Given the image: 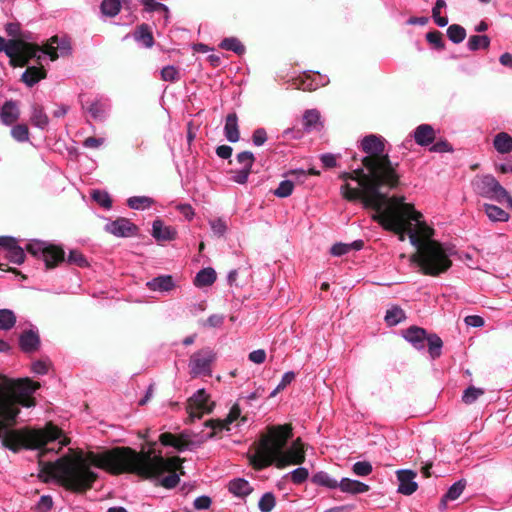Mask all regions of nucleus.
I'll use <instances>...</instances> for the list:
<instances>
[{
  "label": "nucleus",
  "instance_id": "e2e57ef3",
  "mask_svg": "<svg viewBox=\"0 0 512 512\" xmlns=\"http://www.w3.org/2000/svg\"><path fill=\"white\" fill-rule=\"evenodd\" d=\"M290 475L294 484H302L308 479L309 472L306 468L300 467L292 471Z\"/></svg>",
  "mask_w": 512,
  "mask_h": 512
},
{
  "label": "nucleus",
  "instance_id": "79ce46f5",
  "mask_svg": "<svg viewBox=\"0 0 512 512\" xmlns=\"http://www.w3.org/2000/svg\"><path fill=\"white\" fill-rule=\"evenodd\" d=\"M448 38L455 44L461 43L466 37V30L459 24H452L447 29Z\"/></svg>",
  "mask_w": 512,
  "mask_h": 512
},
{
  "label": "nucleus",
  "instance_id": "a18cd8bd",
  "mask_svg": "<svg viewBox=\"0 0 512 512\" xmlns=\"http://www.w3.org/2000/svg\"><path fill=\"white\" fill-rule=\"evenodd\" d=\"M485 391L482 388L469 386L462 395L463 403L470 405L473 404L480 396L484 395Z\"/></svg>",
  "mask_w": 512,
  "mask_h": 512
},
{
  "label": "nucleus",
  "instance_id": "3c124183",
  "mask_svg": "<svg viewBox=\"0 0 512 512\" xmlns=\"http://www.w3.org/2000/svg\"><path fill=\"white\" fill-rule=\"evenodd\" d=\"M237 162L242 166L241 169L252 171V166L255 162L254 154L250 151H243L237 154Z\"/></svg>",
  "mask_w": 512,
  "mask_h": 512
},
{
  "label": "nucleus",
  "instance_id": "6ab92c4d",
  "mask_svg": "<svg viewBox=\"0 0 512 512\" xmlns=\"http://www.w3.org/2000/svg\"><path fill=\"white\" fill-rule=\"evenodd\" d=\"M20 117L18 103L14 100L6 101L1 107L0 119L3 124L10 126L14 124Z\"/></svg>",
  "mask_w": 512,
  "mask_h": 512
},
{
  "label": "nucleus",
  "instance_id": "c85d7f7f",
  "mask_svg": "<svg viewBox=\"0 0 512 512\" xmlns=\"http://www.w3.org/2000/svg\"><path fill=\"white\" fill-rule=\"evenodd\" d=\"M134 39L141 42L146 48H151L154 44L153 34L147 24H141L134 32Z\"/></svg>",
  "mask_w": 512,
  "mask_h": 512
},
{
  "label": "nucleus",
  "instance_id": "4c0bfd02",
  "mask_svg": "<svg viewBox=\"0 0 512 512\" xmlns=\"http://www.w3.org/2000/svg\"><path fill=\"white\" fill-rule=\"evenodd\" d=\"M467 46L471 51L486 50L490 46V38L487 35H472L468 40Z\"/></svg>",
  "mask_w": 512,
  "mask_h": 512
},
{
  "label": "nucleus",
  "instance_id": "2eb2a0df",
  "mask_svg": "<svg viewBox=\"0 0 512 512\" xmlns=\"http://www.w3.org/2000/svg\"><path fill=\"white\" fill-rule=\"evenodd\" d=\"M137 230V226L126 218H118L106 225V231L118 237L134 236Z\"/></svg>",
  "mask_w": 512,
  "mask_h": 512
},
{
  "label": "nucleus",
  "instance_id": "6e6d98bb",
  "mask_svg": "<svg viewBox=\"0 0 512 512\" xmlns=\"http://www.w3.org/2000/svg\"><path fill=\"white\" fill-rule=\"evenodd\" d=\"M91 197L95 202L106 209H109L112 206L111 197L105 191L94 190L91 194Z\"/></svg>",
  "mask_w": 512,
  "mask_h": 512
},
{
  "label": "nucleus",
  "instance_id": "8fccbe9b",
  "mask_svg": "<svg viewBox=\"0 0 512 512\" xmlns=\"http://www.w3.org/2000/svg\"><path fill=\"white\" fill-rule=\"evenodd\" d=\"M65 261H67L68 264L76 265L81 268L88 266V261L85 258V256L79 250L76 249L70 250L68 257L67 259H65Z\"/></svg>",
  "mask_w": 512,
  "mask_h": 512
},
{
  "label": "nucleus",
  "instance_id": "f257e3e1",
  "mask_svg": "<svg viewBox=\"0 0 512 512\" xmlns=\"http://www.w3.org/2000/svg\"><path fill=\"white\" fill-rule=\"evenodd\" d=\"M147 451H136L131 447L117 446L104 449L101 452L88 451L85 456L80 451L75 456L64 455L55 462L44 461L43 457L54 449L44 448L38 454V477L44 483L55 479L57 483L67 491L76 494H84L93 488L98 479L97 473L90 466L102 469L111 475L134 474L143 479L158 478L163 473L160 484L166 489L176 487L180 482V475H184L182 467L183 459L178 456L164 458L161 454H155L156 442L149 443Z\"/></svg>",
  "mask_w": 512,
  "mask_h": 512
},
{
  "label": "nucleus",
  "instance_id": "13d9d810",
  "mask_svg": "<svg viewBox=\"0 0 512 512\" xmlns=\"http://www.w3.org/2000/svg\"><path fill=\"white\" fill-rule=\"evenodd\" d=\"M426 40L434 45V47L438 50H443L445 48V43L443 40V34L438 30L430 31L426 34Z\"/></svg>",
  "mask_w": 512,
  "mask_h": 512
},
{
  "label": "nucleus",
  "instance_id": "4be33fe9",
  "mask_svg": "<svg viewBox=\"0 0 512 512\" xmlns=\"http://www.w3.org/2000/svg\"><path fill=\"white\" fill-rule=\"evenodd\" d=\"M436 133L429 124H421L414 131V140L420 146H428L434 142Z\"/></svg>",
  "mask_w": 512,
  "mask_h": 512
},
{
  "label": "nucleus",
  "instance_id": "ddd939ff",
  "mask_svg": "<svg viewBox=\"0 0 512 512\" xmlns=\"http://www.w3.org/2000/svg\"><path fill=\"white\" fill-rule=\"evenodd\" d=\"M159 442L163 446H170L179 452L191 449L194 442L191 440L187 432L173 434L171 432H164L159 435Z\"/></svg>",
  "mask_w": 512,
  "mask_h": 512
},
{
  "label": "nucleus",
  "instance_id": "f8f14e48",
  "mask_svg": "<svg viewBox=\"0 0 512 512\" xmlns=\"http://www.w3.org/2000/svg\"><path fill=\"white\" fill-rule=\"evenodd\" d=\"M209 395L204 389H199L192 397L188 400L187 411L191 418L200 419L204 414L212 412L214 403H209Z\"/></svg>",
  "mask_w": 512,
  "mask_h": 512
},
{
  "label": "nucleus",
  "instance_id": "39448f33",
  "mask_svg": "<svg viewBox=\"0 0 512 512\" xmlns=\"http://www.w3.org/2000/svg\"><path fill=\"white\" fill-rule=\"evenodd\" d=\"M411 244L417 250L410 256L409 260L419 267L421 274L438 277L451 268L452 260L440 242L436 240H418L416 235L413 234L411 235Z\"/></svg>",
  "mask_w": 512,
  "mask_h": 512
},
{
  "label": "nucleus",
  "instance_id": "a19ab883",
  "mask_svg": "<svg viewBox=\"0 0 512 512\" xmlns=\"http://www.w3.org/2000/svg\"><path fill=\"white\" fill-rule=\"evenodd\" d=\"M101 12L108 17L116 16L121 10L120 0H103L101 3Z\"/></svg>",
  "mask_w": 512,
  "mask_h": 512
},
{
  "label": "nucleus",
  "instance_id": "423d86ee",
  "mask_svg": "<svg viewBox=\"0 0 512 512\" xmlns=\"http://www.w3.org/2000/svg\"><path fill=\"white\" fill-rule=\"evenodd\" d=\"M423 218L421 212L415 210L414 206L405 205L402 213H394L392 217L385 215H373V221L382 226L383 229L396 234L400 241H404L406 234L411 240V235L415 234L418 240H421L418 233L415 232L411 221H418Z\"/></svg>",
  "mask_w": 512,
  "mask_h": 512
},
{
  "label": "nucleus",
  "instance_id": "774afa93",
  "mask_svg": "<svg viewBox=\"0 0 512 512\" xmlns=\"http://www.w3.org/2000/svg\"><path fill=\"white\" fill-rule=\"evenodd\" d=\"M430 151L431 152H438V153L452 152L453 151V147H452V145L448 141L441 140V141H438V142L434 143L430 147Z\"/></svg>",
  "mask_w": 512,
  "mask_h": 512
},
{
  "label": "nucleus",
  "instance_id": "f704fd0d",
  "mask_svg": "<svg viewBox=\"0 0 512 512\" xmlns=\"http://www.w3.org/2000/svg\"><path fill=\"white\" fill-rule=\"evenodd\" d=\"M291 85L293 88L302 90V91H314L317 89V84L315 81L307 74L294 78L292 80Z\"/></svg>",
  "mask_w": 512,
  "mask_h": 512
},
{
  "label": "nucleus",
  "instance_id": "a878e982",
  "mask_svg": "<svg viewBox=\"0 0 512 512\" xmlns=\"http://www.w3.org/2000/svg\"><path fill=\"white\" fill-rule=\"evenodd\" d=\"M302 123L306 132L320 130L323 126L320 121V112L316 109L306 110L302 117Z\"/></svg>",
  "mask_w": 512,
  "mask_h": 512
},
{
  "label": "nucleus",
  "instance_id": "5fc2aeb1",
  "mask_svg": "<svg viewBox=\"0 0 512 512\" xmlns=\"http://www.w3.org/2000/svg\"><path fill=\"white\" fill-rule=\"evenodd\" d=\"M294 183L291 180L281 181L279 186L274 190V195L279 198H286L292 194Z\"/></svg>",
  "mask_w": 512,
  "mask_h": 512
},
{
  "label": "nucleus",
  "instance_id": "e433bc0d",
  "mask_svg": "<svg viewBox=\"0 0 512 512\" xmlns=\"http://www.w3.org/2000/svg\"><path fill=\"white\" fill-rule=\"evenodd\" d=\"M219 47L224 50L233 51L238 55H242L245 53V46L241 43L239 39L235 37L223 39L219 44Z\"/></svg>",
  "mask_w": 512,
  "mask_h": 512
},
{
  "label": "nucleus",
  "instance_id": "c03bdc74",
  "mask_svg": "<svg viewBox=\"0 0 512 512\" xmlns=\"http://www.w3.org/2000/svg\"><path fill=\"white\" fill-rule=\"evenodd\" d=\"M153 203V199L147 196H134L127 200L128 206L135 210L149 208Z\"/></svg>",
  "mask_w": 512,
  "mask_h": 512
},
{
  "label": "nucleus",
  "instance_id": "c756f323",
  "mask_svg": "<svg viewBox=\"0 0 512 512\" xmlns=\"http://www.w3.org/2000/svg\"><path fill=\"white\" fill-rule=\"evenodd\" d=\"M494 148L501 154L512 151V137L506 132L498 133L493 140Z\"/></svg>",
  "mask_w": 512,
  "mask_h": 512
},
{
  "label": "nucleus",
  "instance_id": "864d4df0",
  "mask_svg": "<svg viewBox=\"0 0 512 512\" xmlns=\"http://www.w3.org/2000/svg\"><path fill=\"white\" fill-rule=\"evenodd\" d=\"M12 137L19 142L29 140V129L26 124H17L11 130Z\"/></svg>",
  "mask_w": 512,
  "mask_h": 512
},
{
  "label": "nucleus",
  "instance_id": "dca6fc26",
  "mask_svg": "<svg viewBox=\"0 0 512 512\" xmlns=\"http://www.w3.org/2000/svg\"><path fill=\"white\" fill-rule=\"evenodd\" d=\"M396 475L399 481L398 493L409 496L418 489V484L414 481L416 472L408 469L398 470Z\"/></svg>",
  "mask_w": 512,
  "mask_h": 512
},
{
  "label": "nucleus",
  "instance_id": "0eeeda50",
  "mask_svg": "<svg viewBox=\"0 0 512 512\" xmlns=\"http://www.w3.org/2000/svg\"><path fill=\"white\" fill-rule=\"evenodd\" d=\"M362 150L367 154L361 162L364 168H370L375 174L379 169L391 172L392 175L398 173L399 163H392L388 154H385V144L380 137L376 135L365 136L361 142Z\"/></svg>",
  "mask_w": 512,
  "mask_h": 512
},
{
  "label": "nucleus",
  "instance_id": "20e7f679",
  "mask_svg": "<svg viewBox=\"0 0 512 512\" xmlns=\"http://www.w3.org/2000/svg\"><path fill=\"white\" fill-rule=\"evenodd\" d=\"M358 168L352 171L353 180L358 182L359 188L351 187L345 183L341 186L344 199L350 202L361 201L363 206H377V200L383 199L380 189L394 190L401 184L400 175H392L391 172L379 169L373 174L370 168Z\"/></svg>",
  "mask_w": 512,
  "mask_h": 512
},
{
  "label": "nucleus",
  "instance_id": "393cba45",
  "mask_svg": "<svg viewBox=\"0 0 512 512\" xmlns=\"http://www.w3.org/2000/svg\"><path fill=\"white\" fill-rule=\"evenodd\" d=\"M338 487L342 492L350 493L353 495L365 493L370 489L367 484L349 478H342V480L338 483Z\"/></svg>",
  "mask_w": 512,
  "mask_h": 512
},
{
  "label": "nucleus",
  "instance_id": "cd10ccee",
  "mask_svg": "<svg viewBox=\"0 0 512 512\" xmlns=\"http://www.w3.org/2000/svg\"><path fill=\"white\" fill-rule=\"evenodd\" d=\"M147 286L153 291H170L174 288V281L171 275H161L147 282Z\"/></svg>",
  "mask_w": 512,
  "mask_h": 512
},
{
  "label": "nucleus",
  "instance_id": "de8ad7c7",
  "mask_svg": "<svg viewBox=\"0 0 512 512\" xmlns=\"http://www.w3.org/2000/svg\"><path fill=\"white\" fill-rule=\"evenodd\" d=\"M83 108L87 109L95 120H103L105 118V106L99 101L91 102L88 106L83 105Z\"/></svg>",
  "mask_w": 512,
  "mask_h": 512
},
{
  "label": "nucleus",
  "instance_id": "4468645a",
  "mask_svg": "<svg viewBox=\"0 0 512 512\" xmlns=\"http://www.w3.org/2000/svg\"><path fill=\"white\" fill-rule=\"evenodd\" d=\"M241 415V409L238 404H234L227 417L224 420L221 419H210L206 421L205 425L210 427L212 431L208 434V438L211 439L217 435L218 432L223 430H230V424L236 421Z\"/></svg>",
  "mask_w": 512,
  "mask_h": 512
},
{
  "label": "nucleus",
  "instance_id": "c9c22d12",
  "mask_svg": "<svg viewBox=\"0 0 512 512\" xmlns=\"http://www.w3.org/2000/svg\"><path fill=\"white\" fill-rule=\"evenodd\" d=\"M466 486L465 480L455 482L441 499V504L445 505L447 501H453L459 498Z\"/></svg>",
  "mask_w": 512,
  "mask_h": 512
},
{
  "label": "nucleus",
  "instance_id": "37998d69",
  "mask_svg": "<svg viewBox=\"0 0 512 512\" xmlns=\"http://www.w3.org/2000/svg\"><path fill=\"white\" fill-rule=\"evenodd\" d=\"M312 482L317 485L325 486L331 489L338 487V481L332 479L328 473L320 471L312 477Z\"/></svg>",
  "mask_w": 512,
  "mask_h": 512
},
{
  "label": "nucleus",
  "instance_id": "ea45409f",
  "mask_svg": "<svg viewBox=\"0 0 512 512\" xmlns=\"http://www.w3.org/2000/svg\"><path fill=\"white\" fill-rule=\"evenodd\" d=\"M16 316L10 309H0V330H10L15 326Z\"/></svg>",
  "mask_w": 512,
  "mask_h": 512
},
{
  "label": "nucleus",
  "instance_id": "0e129e2a",
  "mask_svg": "<svg viewBox=\"0 0 512 512\" xmlns=\"http://www.w3.org/2000/svg\"><path fill=\"white\" fill-rule=\"evenodd\" d=\"M295 378V374L294 372H286L280 383L277 385V387L275 388V390L271 393L270 397H274L277 393H279L280 391L284 390Z\"/></svg>",
  "mask_w": 512,
  "mask_h": 512
},
{
  "label": "nucleus",
  "instance_id": "f03ea898",
  "mask_svg": "<svg viewBox=\"0 0 512 512\" xmlns=\"http://www.w3.org/2000/svg\"><path fill=\"white\" fill-rule=\"evenodd\" d=\"M40 387L39 382L30 378L12 380L0 375V439L2 445L13 452L22 448L41 449L47 443L60 439L59 448L55 451L58 453L70 443L68 437L61 438L62 430L52 422H48L43 429H13L20 414L19 407L35 406L33 393Z\"/></svg>",
  "mask_w": 512,
  "mask_h": 512
},
{
  "label": "nucleus",
  "instance_id": "338daca9",
  "mask_svg": "<svg viewBox=\"0 0 512 512\" xmlns=\"http://www.w3.org/2000/svg\"><path fill=\"white\" fill-rule=\"evenodd\" d=\"M224 323V316L221 314H213L202 322L203 327L217 328Z\"/></svg>",
  "mask_w": 512,
  "mask_h": 512
},
{
  "label": "nucleus",
  "instance_id": "b1692460",
  "mask_svg": "<svg viewBox=\"0 0 512 512\" xmlns=\"http://www.w3.org/2000/svg\"><path fill=\"white\" fill-rule=\"evenodd\" d=\"M46 77L47 71L43 66H30L27 67V69L22 74L21 81H23L27 86L32 87Z\"/></svg>",
  "mask_w": 512,
  "mask_h": 512
},
{
  "label": "nucleus",
  "instance_id": "473e14b6",
  "mask_svg": "<svg viewBox=\"0 0 512 512\" xmlns=\"http://www.w3.org/2000/svg\"><path fill=\"white\" fill-rule=\"evenodd\" d=\"M30 121L34 126L39 127L41 129H44L48 125V116L44 112L42 106L38 104L32 105V114Z\"/></svg>",
  "mask_w": 512,
  "mask_h": 512
},
{
  "label": "nucleus",
  "instance_id": "6e6552de",
  "mask_svg": "<svg viewBox=\"0 0 512 512\" xmlns=\"http://www.w3.org/2000/svg\"><path fill=\"white\" fill-rule=\"evenodd\" d=\"M41 49L39 45L29 43L23 39H10L8 42L0 36V52L4 51L10 58V64L14 67H24L37 56Z\"/></svg>",
  "mask_w": 512,
  "mask_h": 512
},
{
  "label": "nucleus",
  "instance_id": "72a5a7b5",
  "mask_svg": "<svg viewBox=\"0 0 512 512\" xmlns=\"http://www.w3.org/2000/svg\"><path fill=\"white\" fill-rule=\"evenodd\" d=\"M426 343L428 345V352L432 359H436L441 355V349L443 346V341L441 338L434 333L428 334L426 338Z\"/></svg>",
  "mask_w": 512,
  "mask_h": 512
},
{
  "label": "nucleus",
  "instance_id": "680f3d73",
  "mask_svg": "<svg viewBox=\"0 0 512 512\" xmlns=\"http://www.w3.org/2000/svg\"><path fill=\"white\" fill-rule=\"evenodd\" d=\"M352 471L358 476H368L372 472V465L368 461H359L353 465Z\"/></svg>",
  "mask_w": 512,
  "mask_h": 512
},
{
  "label": "nucleus",
  "instance_id": "f3484780",
  "mask_svg": "<svg viewBox=\"0 0 512 512\" xmlns=\"http://www.w3.org/2000/svg\"><path fill=\"white\" fill-rule=\"evenodd\" d=\"M42 259L47 269H53L65 261V252L60 246L50 244L45 246Z\"/></svg>",
  "mask_w": 512,
  "mask_h": 512
},
{
  "label": "nucleus",
  "instance_id": "9b49d317",
  "mask_svg": "<svg viewBox=\"0 0 512 512\" xmlns=\"http://www.w3.org/2000/svg\"><path fill=\"white\" fill-rule=\"evenodd\" d=\"M387 192H382L380 189V195L383 196V199L377 200V206H364L365 208L373 209L376 211L374 215H385L392 217L394 213L397 211H401L405 205L414 206L411 203H405L404 196H388V192L390 190L386 189Z\"/></svg>",
  "mask_w": 512,
  "mask_h": 512
},
{
  "label": "nucleus",
  "instance_id": "9d476101",
  "mask_svg": "<svg viewBox=\"0 0 512 512\" xmlns=\"http://www.w3.org/2000/svg\"><path fill=\"white\" fill-rule=\"evenodd\" d=\"M216 354L209 348H203L190 357V374L192 377H197L201 374L211 375V364L214 362Z\"/></svg>",
  "mask_w": 512,
  "mask_h": 512
},
{
  "label": "nucleus",
  "instance_id": "603ef678",
  "mask_svg": "<svg viewBox=\"0 0 512 512\" xmlns=\"http://www.w3.org/2000/svg\"><path fill=\"white\" fill-rule=\"evenodd\" d=\"M276 499L273 493H265L259 500L258 507L261 512H271L275 507Z\"/></svg>",
  "mask_w": 512,
  "mask_h": 512
},
{
  "label": "nucleus",
  "instance_id": "58836bf2",
  "mask_svg": "<svg viewBox=\"0 0 512 512\" xmlns=\"http://www.w3.org/2000/svg\"><path fill=\"white\" fill-rule=\"evenodd\" d=\"M406 318L405 312L398 306H394L386 312L385 321L389 326H395Z\"/></svg>",
  "mask_w": 512,
  "mask_h": 512
},
{
  "label": "nucleus",
  "instance_id": "bf43d9fd",
  "mask_svg": "<svg viewBox=\"0 0 512 512\" xmlns=\"http://www.w3.org/2000/svg\"><path fill=\"white\" fill-rule=\"evenodd\" d=\"M140 1L144 5L145 11H147V12H155V11L163 12V13H165L166 17L169 14L168 7L160 2H157L156 0H140Z\"/></svg>",
  "mask_w": 512,
  "mask_h": 512
},
{
  "label": "nucleus",
  "instance_id": "2f4dec72",
  "mask_svg": "<svg viewBox=\"0 0 512 512\" xmlns=\"http://www.w3.org/2000/svg\"><path fill=\"white\" fill-rule=\"evenodd\" d=\"M483 210L491 221L506 222L509 219V214L498 206L485 203Z\"/></svg>",
  "mask_w": 512,
  "mask_h": 512
},
{
  "label": "nucleus",
  "instance_id": "a211bd4d",
  "mask_svg": "<svg viewBox=\"0 0 512 512\" xmlns=\"http://www.w3.org/2000/svg\"><path fill=\"white\" fill-rule=\"evenodd\" d=\"M403 336L416 349H423L426 344L428 333L421 327L411 326L403 332Z\"/></svg>",
  "mask_w": 512,
  "mask_h": 512
},
{
  "label": "nucleus",
  "instance_id": "4d7b16f0",
  "mask_svg": "<svg viewBox=\"0 0 512 512\" xmlns=\"http://www.w3.org/2000/svg\"><path fill=\"white\" fill-rule=\"evenodd\" d=\"M161 79L167 82H177L180 79V72L172 65L163 67L161 70Z\"/></svg>",
  "mask_w": 512,
  "mask_h": 512
},
{
  "label": "nucleus",
  "instance_id": "bb28decb",
  "mask_svg": "<svg viewBox=\"0 0 512 512\" xmlns=\"http://www.w3.org/2000/svg\"><path fill=\"white\" fill-rule=\"evenodd\" d=\"M228 490L237 497H245L253 491V488L247 480L237 478L229 482Z\"/></svg>",
  "mask_w": 512,
  "mask_h": 512
},
{
  "label": "nucleus",
  "instance_id": "412c9836",
  "mask_svg": "<svg viewBox=\"0 0 512 512\" xmlns=\"http://www.w3.org/2000/svg\"><path fill=\"white\" fill-rule=\"evenodd\" d=\"M19 346L25 353L37 351L40 346L39 335L33 330L24 331L19 337Z\"/></svg>",
  "mask_w": 512,
  "mask_h": 512
},
{
  "label": "nucleus",
  "instance_id": "aec40b11",
  "mask_svg": "<svg viewBox=\"0 0 512 512\" xmlns=\"http://www.w3.org/2000/svg\"><path fill=\"white\" fill-rule=\"evenodd\" d=\"M177 231L172 226H165L163 221L157 219L152 224V236L159 242L171 241L176 238Z\"/></svg>",
  "mask_w": 512,
  "mask_h": 512
},
{
  "label": "nucleus",
  "instance_id": "7c9ffc66",
  "mask_svg": "<svg viewBox=\"0 0 512 512\" xmlns=\"http://www.w3.org/2000/svg\"><path fill=\"white\" fill-rule=\"evenodd\" d=\"M216 280V272L213 268L208 267L200 270L194 279V284L197 287H204L212 285Z\"/></svg>",
  "mask_w": 512,
  "mask_h": 512
},
{
  "label": "nucleus",
  "instance_id": "49530a36",
  "mask_svg": "<svg viewBox=\"0 0 512 512\" xmlns=\"http://www.w3.org/2000/svg\"><path fill=\"white\" fill-rule=\"evenodd\" d=\"M416 222V229L415 232L418 233L420 239L423 241L432 240L431 238L434 235V229L429 227L425 221L422 220V218H419Z\"/></svg>",
  "mask_w": 512,
  "mask_h": 512
},
{
  "label": "nucleus",
  "instance_id": "09e8293b",
  "mask_svg": "<svg viewBox=\"0 0 512 512\" xmlns=\"http://www.w3.org/2000/svg\"><path fill=\"white\" fill-rule=\"evenodd\" d=\"M446 6V2L444 0H437L436 3H435V6L432 8V17L435 21V23L440 26V27H444L448 24V18L447 17H442L440 14H441V9L444 8Z\"/></svg>",
  "mask_w": 512,
  "mask_h": 512
},
{
  "label": "nucleus",
  "instance_id": "1a4fd4ad",
  "mask_svg": "<svg viewBox=\"0 0 512 512\" xmlns=\"http://www.w3.org/2000/svg\"><path fill=\"white\" fill-rule=\"evenodd\" d=\"M475 192L482 197L502 202L509 193L492 175L478 176L473 181Z\"/></svg>",
  "mask_w": 512,
  "mask_h": 512
},
{
  "label": "nucleus",
  "instance_id": "5701e85b",
  "mask_svg": "<svg viewBox=\"0 0 512 512\" xmlns=\"http://www.w3.org/2000/svg\"><path fill=\"white\" fill-rule=\"evenodd\" d=\"M224 134L229 142L235 143L240 139L238 116L235 112L229 113L225 119Z\"/></svg>",
  "mask_w": 512,
  "mask_h": 512
},
{
  "label": "nucleus",
  "instance_id": "7ed1b4c3",
  "mask_svg": "<svg viewBox=\"0 0 512 512\" xmlns=\"http://www.w3.org/2000/svg\"><path fill=\"white\" fill-rule=\"evenodd\" d=\"M293 436V428L289 423L268 425L261 433L259 440L252 444L254 454L248 453L250 465L256 471L275 464L278 469L288 465H300L305 461L304 445L300 438L292 442L285 450L288 441Z\"/></svg>",
  "mask_w": 512,
  "mask_h": 512
},
{
  "label": "nucleus",
  "instance_id": "69168bd1",
  "mask_svg": "<svg viewBox=\"0 0 512 512\" xmlns=\"http://www.w3.org/2000/svg\"><path fill=\"white\" fill-rule=\"evenodd\" d=\"M211 229L214 233V235L221 237L223 236L227 231V224L222 219H214L210 221Z\"/></svg>",
  "mask_w": 512,
  "mask_h": 512
},
{
  "label": "nucleus",
  "instance_id": "052dcab7",
  "mask_svg": "<svg viewBox=\"0 0 512 512\" xmlns=\"http://www.w3.org/2000/svg\"><path fill=\"white\" fill-rule=\"evenodd\" d=\"M7 258L10 262L20 265L25 261L26 256L24 250L19 245H16L8 251Z\"/></svg>",
  "mask_w": 512,
  "mask_h": 512
}]
</instances>
